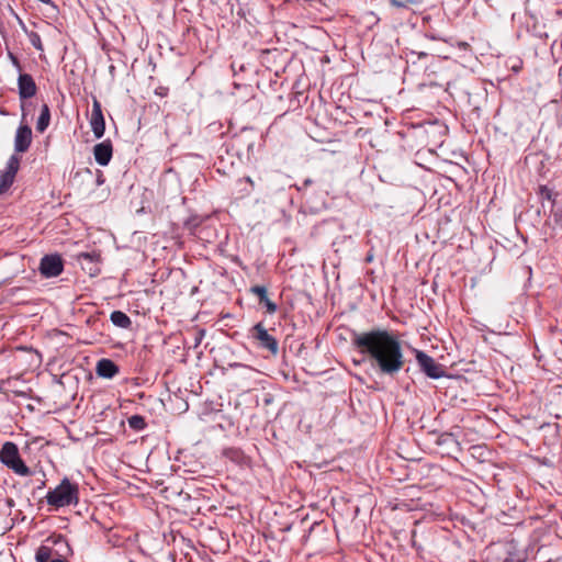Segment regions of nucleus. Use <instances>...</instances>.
Returning <instances> with one entry per match:
<instances>
[{
	"instance_id": "nucleus-19",
	"label": "nucleus",
	"mask_w": 562,
	"mask_h": 562,
	"mask_svg": "<svg viewBox=\"0 0 562 562\" xmlns=\"http://www.w3.org/2000/svg\"><path fill=\"white\" fill-rule=\"evenodd\" d=\"M420 0H392V5L396 8H407L409 4H418Z\"/></svg>"
},
{
	"instance_id": "nucleus-14",
	"label": "nucleus",
	"mask_w": 562,
	"mask_h": 562,
	"mask_svg": "<svg viewBox=\"0 0 562 562\" xmlns=\"http://www.w3.org/2000/svg\"><path fill=\"white\" fill-rule=\"evenodd\" d=\"M250 292L258 296L259 303L263 304L269 314H273L277 311V304L268 297V292L263 285H255L250 288Z\"/></svg>"
},
{
	"instance_id": "nucleus-21",
	"label": "nucleus",
	"mask_w": 562,
	"mask_h": 562,
	"mask_svg": "<svg viewBox=\"0 0 562 562\" xmlns=\"http://www.w3.org/2000/svg\"><path fill=\"white\" fill-rule=\"evenodd\" d=\"M9 57H10V59H11L12 64L16 67V69H18L19 71H21V70H22V68H21V65H20L19 59H18V58L12 54V53H9Z\"/></svg>"
},
{
	"instance_id": "nucleus-12",
	"label": "nucleus",
	"mask_w": 562,
	"mask_h": 562,
	"mask_svg": "<svg viewBox=\"0 0 562 562\" xmlns=\"http://www.w3.org/2000/svg\"><path fill=\"white\" fill-rule=\"evenodd\" d=\"M112 153L113 148L110 140H104L93 147L94 159L100 166H106L110 162Z\"/></svg>"
},
{
	"instance_id": "nucleus-25",
	"label": "nucleus",
	"mask_w": 562,
	"mask_h": 562,
	"mask_svg": "<svg viewBox=\"0 0 562 562\" xmlns=\"http://www.w3.org/2000/svg\"><path fill=\"white\" fill-rule=\"evenodd\" d=\"M367 260L371 261L372 260V256H368Z\"/></svg>"
},
{
	"instance_id": "nucleus-22",
	"label": "nucleus",
	"mask_w": 562,
	"mask_h": 562,
	"mask_svg": "<svg viewBox=\"0 0 562 562\" xmlns=\"http://www.w3.org/2000/svg\"><path fill=\"white\" fill-rule=\"evenodd\" d=\"M79 259H83V260H89V261H92L93 260V256L91 254H88V252H81L79 256H78Z\"/></svg>"
},
{
	"instance_id": "nucleus-20",
	"label": "nucleus",
	"mask_w": 562,
	"mask_h": 562,
	"mask_svg": "<svg viewBox=\"0 0 562 562\" xmlns=\"http://www.w3.org/2000/svg\"><path fill=\"white\" fill-rule=\"evenodd\" d=\"M553 220L558 227L562 229V209L558 207L553 211Z\"/></svg>"
},
{
	"instance_id": "nucleus-8",
	"label": "nucleus",
	"mask_w": 562,
	"mask_h": 562,
	"mask_svg": "<svg viewBox=\"0 0 562 562\" xmlns=\"http://www.w3.org/2000/svg\"><path fill=\"white\" fill-rule=\"evenodd\" d=\"M90 126L95 138H101L105 132V121L102 113L101 103L93 99L92 110L90 114Z\"/></svg>"
},
{
	"instance_id": "nucleus-2",
	"label": "nucleus",
	"mask_w": 562,
	"mask_h": 562,
	"mask_svg": "<svg viewBox=\"0 0 562 562\" xmlns=\"http://www.w3.org/2000/svg\"><path fill=\"white\" fill-rule=\"evenodd\" d=\"M46 501L56 508L76 505L79 501L78 485L65 477L54 490L48 491Z\"/></svg>"
},
{
	"instance_id": "nucleus-15",
	"label": "nucleus",
	"mask_w": 562,
	"mask_h": 562,
	"mask_svg": "<svg viewBox=\"0 0 562 562\" xmlns=\"http://www.w3.org/2000/svg\"><path fill=\"white\" fill-rule=\"evenodd\" d=\"M50 122V111L47 104H43L41 108V114L37 119L36 130L40 133H43L49 125Z\"/></svg>"
},
{
	"instance_id": "nucleus-5",
	"label": "nucleus",
	"mask_w": 562,
	"mask_h": 562,
	"mask_svg": "<svg viewBox=\"0 0 562 562\" xmlns=\"http://www.w3.org/2000/svg\"><path fill=\"white\" fill-rule=\"evenodd\" d=\"M19 169L20 157L18 155H12L7 162L5 169L0 175V194L5 193L13 184Z\"/></svg>"
},
{
	"instance_id": "nucleus-1",
	"label": "nucleus",
	"mask_w": 562,
	"mask_h": 562,
	"mask_svg": "<svg viewBox=\"0 0 562 562\" xmlns=\"http://www.w3.org/2000/svg\"><path fill=\"white\" fill-rule=\"evenodd\" d=\"M352 345L381 373L394 375L405 363L398 338L385 329H373L352 335Z\"/></svg>"
},
{
	"instance_id": "nucleus-11",
	"label": "nucleus",
	"mask_w": 562,
	"mask_h": 562,
	"mask_svg": "<svg viewBox=\"0 0 562 562\" xmlns=\"http://www.w3.org/2000/svg\"><path fill=\"white\" fill-rule=\"evenodd\" d=\"M19 95L21 99H29L36 94L37 87L29 74H20L18 78Z\"/></svg>"
},
{
	"instance_id": "nucleus-3",
	"label": "nucleus",
	"mask_w": 562,
	"mask_h": 562,
	"mask_svg": "<svg viewBox=\"0 0 562 562\" xmlns=\"http://www.w3.org/2000/svg\"><path fill=\"white\" fill-rule=\"evenodd\" d=\"M0 461L18 475L29 476L31 474L29 467L21 459L18 446L14 442L7 441L2 445Z\"/></svg>"
},
{
	"instance_id": "nucleus-17",
	"label": "nucleus",
	"mask_w": 562,
	"mask_h": 562,
	"mask_svg": "<svg viewBox=\"0 0 562 562\" xmlns=\"http://www.w3.org/2000/svg\"><path fill=\"white\" fill-rule=\"evenodd\" d=\"M128 425L135 430H142L145 428V419L139 415H133L128 418Z\"/></svg>"
},
{
	"instance_id": "nucleus-13",
	"label": "nucleus",
	"mask_w": 562,
	"mask_h": 562,
	"mask_svg": "<svg viewBox=\"0 0 562 562\" xmlns=\"http://www.w3.org/2000/svg\"><path fill=\"white\" fill-rule=\"evenodd\" d=\"M95 372L99 376L112 379L119 373V367L110 359H101L98 361Z\"/></svg>"
},
{
	"instance_id": "nucleus-10",
	"label": "nucleus",
	"mask_w": 562,
	"mask_h": 562,
	"mask_svg": "<svg viewBox=\"0 0 562 562\" xmlns=\"http://www.w3.org/2000/svg\"><path fill=\"white\" fill-rule=\"evenodd\" d=\"M32 143V130L29 125H21L14 137V149L16 153H25Z\"/></svg>"
},
{
	"instance_id": "nucleus-4",
	"label": "nucleus",
	"mask_w": 562,
	"mask_h": 562,
	"mask_svg": "<svg viewBox=\"0 0 562 562\" xmlns=\"http://www.w3.org/2000/svg\"><path fill=\"white\" fill-rule=\"evenodd\" d=\"M53 542L60 549L55 550L48 546H41L35 555L37 562H68L66 555L70 552V548L65 538L58 536L53 538Z\"/></svg>"
},
{
	"instance_id": "nucleus-7",
	"label": "nucleus",
	"mask_w": 562,
	"mask_h": 562,
	"mask_svg": "<svg viewBox=\"0 0 562 562\" xmlns=\"http://www.w3.org/2000/svg\"><path fill=\"white\" fill-rule=\"evenodd\" d=\"M252 336L259 341L262 348L268 349L272 355H277L279 346L277 339L271 336L261 323L252 327Z\"/></svg>"
},
{
	"instance_id": "nucleus-23",
	"label": "nucleus",
	"mask_w": 562,
	"mask_h": 562,
	"mask_svg": "<svg viewBox=\"0 0 562 562\" xmlns=\"http://www.w3.org/2000/svg\"><path fill=\"white\" fill-rule=\"evenodd\" d=\"M505 562H521L520 559L515 560L514 558H506Z\"/></svg>"
},
{
	"instance_id": "nucleus-9",
	"label": "nucleus",
	"mask_w": 562,
	"mask_h": 562,
	"mask_svg": "<svg viewBox=\"0 0 562 562\" xmlns=\"http://www.w3.org/2000/svg\"><path fill=\"white\" fill-rule=\"evenodd\" d=\"M416 360L422 368V370L432 379H438L443 374L442 368L440 364L436 363V361L428 355L423 351H417Z\"/></svg>"
},
{
	"instance_id": "nucleus-16",
	"label": "nucleus",
	"mask_w": 562,
	"mask_h": 562,
	"mask_svg": "<svg viewBox=\"0 0 562 562\" xmlns=\"http://www.w3.org/2000/svg\"><path fill=\"white\" fill-rule=\"evenodd\" d=\"M110 318L115 326L121 328H128L132 324L131 318L121 311L112 312Z\"/></svg>"
},
{
	"instance_id": "nucleus-6",
	"label": "nucleus",
	"mask_w": 562,
	"mask_h": 562,
	"mask_svg": "<svg viewBox=\"0 0 562 562\" xmlns=\"http://www.w3.org/2000/svg\"><path fill=\"white\" fill-rule=\"evenodd\" d=\"M40 272L46 278L57 277L63 272L64 263L59 255H46L41 259Z\"/></svg>"
},
{
	"instance_id": "nucleus-18",
	"label": "nucleus",
	"mask_w": 562,
	"mask_h": 562,
	"mask_svg": "<svg viewBox=\"0 0 562 562\" xmlns=\"http://www.w3.org/2000/svg\"><path fill=\"white\" fill-rule=\"evenodd\" d=\"M30 42L31 44L38 50H43V45H42V40H41V36L35 33V32H32L30 35Z\"/></svg>"
},
{
	"instance_id": "nucleus-24",
	"label": "nucleus",
	"mask_w": 562,
	"mask_h": 562,
	"mask_svg": "<svg viewBox=\"0 0 562 562\" xmlns=\"http://www.w3.org/2000/svg\"><path fill=\"white\" fill-rule=\"evenodd\" d=\"M98 183L99 184H102L103 183V179H101V177L98 178Z\"/></svg>"
}]
</instances>
